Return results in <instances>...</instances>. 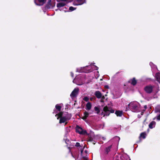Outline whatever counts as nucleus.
Returning a JSON list of instances; mask_svg holds the SVG:
<instances>
[{
    "mask_svg": "<svg viewBox=\"0 0 160 160\" xmlns=\"http://www.w3.org/2000/svg\"><path fill=\"white\" fill-rule=\"evenodd\" d=\"M94 109L95 111L97 112V113H98L100 112V110L99 108L97 107H95L94 108Z\"/></svg>",
    "mask_w": 160,
    "mask_h": 160,
    "instance_id": "obj_26",
    "label": "nucleus"
},
{
    "mask_svg": "<svg viewBox=\"0 0 160 160\" xmlns=\"http://www.w3.org/2000/svg\"><path fill=\"white\" fill-rule=\"evenodd\" d=\"M146 133L144 132H142L140 134V138H145L146 137Z\"/></svg>",
    "mask_w": 160,
    "mask_h": 160,
    "instance_id": "obj_24",
    "label": "nucleus"
},
{
    "mask_svg": "<svg viewBox=\"0 0 160 160\" xmlns=\"http://www.w3.org/2000/svg\"><path fill=\"white\" fill-rule=\"evenodd\" d=\"M92 107V104L90 102H88L86 104V110H90Z\"/></svg>",
    "mask_w": 160,
    "mask_h": 160,
    "instance_id": "obj_15",
    "label": "nucleus"
},
{
    "mask_svg": "<svg viewBox=\"0 0 160 160\" xmlns=\"http://www.w3.org/2000/svg\"><path fill=\"white\" fill-rule=\"evenodd\" d=\"M157 118V119L158 120H160V114L158 115V116L157 117H155V118L153 119L154 120L155 119V118Z\"/></svg>",
    "mask_w": 160,
    "mask_h": 160,
    "instance_id": "obj_30",
    "label": "nucleus"
},
{
    "mask_svg": "<svg viewBox=\"0 0 160 160\" xmlns=\"http://www.w3.org/2000/svg\"><path fill=\"white\" fill-rule=\"evenodd\" d=\"M51 0H49L48 2V5L49 8H50L51 6Z\"/></svg>",
    "mask_w": 160,
    "mask_h": 160,
    "instance_id": "obj_29",
    "label": "nucleus"
},
{
    "mask_svg": "<svg viewBox=\"0 0 160 160\" xmlns=\"http://www.w3.org/2000/svg\"><path fill=\"white\" fill-rule=\"evenodd\" d=\"M115 114L118 116L121 117L122 115V112L120 111H116Z\"/></svg>",
    "mask_w": 160,
    "mask_h": 160,
    "instance_id": "obj_19",
    "label": "nucleus"
},
{
    "mask_svg": "<svg viewBox=\"0 0 160 160\" xmlns=\"http://www.w3.org/2000/svg\"><path fill=\"white\" fill-rule=\"evenodd\" d=\"M105 88H109V87L108 85H106L105 86Z\"/></svg>",
    "mask_w": 160,
    "mask_h": 160,
    "instance_id": "obj_34",
    "label": "nucleus"
},
{
    "mask_svg": "<svg viewBox=\"0 0 160 160\" xmlns=\"http://www.w3.org/2000/svg\"><path fill=\"white\" fill-rule=\"evenodd\" d=\"M74 83H75L78 85H81L84 84L85 82V80L84 78H81L79 79L78 78H75L73 81Z\"/></svg>",
    "mask_w": 160,
    "mask_h": 160,
    "instance_id": "obj_7",
    "label": "nucleus"
},
{
    "mask_svg": "<svg viewBox=\"0 0 160 160\" xmlns=\"http://www.w3.org/2000/svg\"><path fill=\"white\" fill-rule=\"evenodd\" d=\"M55 108L58 112H60L61 111V107L59 105L57 104L55 106Z\"/></svg>",
    "mask_w": 160,
    "mask_h": 160,
    "instance_id": "obj_21",
    "label": "nucleus"
},
{
    "mask_svg": "<svg viewBox=\"0 0 160 160\" xmlns=\"http://www.w3.org/2000/svg\"><path fill=\"white\" fill-rule=\"evenodd\" d=\"M144 108H145V109L146 110L147 108V106L146 105H145L144 106Z\"/></svg>",
    "mask_w": 160,
    "mask_h": 160,
    "instance_id": "obj_35",
    "label": "nucleus"
},
{
    "mask_svg": "<svg viewBox=\"0 0 160 160\" xmlns=\"http://www.w3.org/2000/svg\"><path fill=\"white\" fill-rule=\"evenodd\" d=\"M83 100L86 102H88L89 100V98L87 97H85L83 98Z\"/></svg>",
    "mask_w": 160,
    "mask_h": 160,
    "instance_id": "obj_28",
    "label": "nucleus"
},
{
    "mask_svg": "<svg viewBox=\"0 0 160 160\" xmlns=\"http://www.w3.org/2000/svg\"><path fill=\"white\" fill-rule=\"evenodd\" d=\"M119 157L118 156H116L113 158V160H119ZM121 160H130L129 156L126 153H123L120 157Z\"/></svg>",
    "mask_w": 160,
    "mask_h": 160,
    "instance_id": "obj_6",
    "label": "nucleus"
},
{
    "mask_svg": "<svg viewBox=\"0 0 160 160\" xmlns=\"http://www.w3.org/2000/svg\"><path fill=\"white\" fill-rule=\"evenodd\" d=\"M156 78L158 81L160 83V73H158L156 74Z\"/></svg>",
    "mask_w": 160,
    "mask_h": 160,
    "instance_id": "obj_20",
    "label": "nucleus"
},
{
    "mask_svg": "<svg viewBox=\"0 0 160 160\" xmlns=\"http://www.w3.org/2000/svg\"><path fill=\"white\" fill-rule=\"evenodd\" d=\"M46 0H34L35 4L38 6L42 5L46 2Z\"/></svg>",
    "mask_w": 160,
    "mask_h": 160,
    "instance_id": "obj_12",
    "label": "nucleus"
},
{
    "mask_svg": "<svg viewBox=\"0 0 160 160\" xmlns=\"http://www.w3.org/2000/svg\"><path fill=\"white\" fill-rule=\"evenodd\" d=\"M79 89L78 88H75L72 91L70 94V96L72 98L76 97L78 93Z\"/></svg>",
    "mask_w": 160,
    "mask_h": 160,
    "instance_id": "obj_10",
    "label": "nucleus"
},
{
    "mask_svg": "<svg viewBox=\"0 0 160 160\" xmlns=\"http://www.w3.org/2000/svg\"><path fill=\"white\" fill-rule=\"evenodd\" d=\"M81 150V153L84 160H88V151L87 150V148H85V145L83 146V148L81 147L80 148Z\"/></svg>",
    "mask_w": 160,
    "mask_h": 160,
    "instance_id": "obj_5",
    "label": "nucleus"
},
{
    "mask_svg": "<svg viewBox=\"0 0 160 160\" xmlns=\"http://www.w3.org/2000/svg\"><path fill=\"white\" fill-rule=\"evenodd\" d=\"M155 112H160V106H157L155 108Z\"/></svg>",
    "mask_w": 160,
    "mask_h": 160,
    "instance_id": "obj_25",
    "label": "nucleus"
},
{
    "mask_svg": "<svg viewBox=\"0 0 160 160\" xmlns=\"http://www.w3.org/2000/svg\"><path fill=\"white\" fill-rule=\"evenodd\" d=\"M129 82L131 83V84L133 85H135L137 83V81L135 80L134 78H133L132 79L130 80Z\"/></svg>",
    "mask_w": 160,
    "mask_h": 160,
    "instance_id": "obj_18",
    "label": "nucleus"
},
{
    "mask_svg": "<svg viewBox=\"0 0 160 160\" xmlns=\"http://www.w3.org/2000/svg\"><path fill=\"white\" fill-rule=\"evenodd\" d=\"M76 131L77 132L81 134H84L86 133V130L83 129L82 128L78 126H77L76 127Z\"/></svg>",
    "mask_w": 160,
    "mask_h": 160,
    "instance_id": "obj_8",
    "label": "nucleus"
},
{
    "mask_svg": "<svg viewBox=\"0 0 160 160\" xmlns=\"http://www.w3.org/2000/svg\"><path fill=\"white\" fill-rule=\"evenodd\" d=\"M114 112V110L112 109L111 107L106 106L103 108V110L102 113V115H103V116H108L110 113H113Z\"/></svg>",
    "mask_w": 160,
    "mask_h": 160,
    "instance_id": "obj_4",
    "label": "nucleus"
},
{
    "mask_svg": "<svg viewBox=\"0 0 160 160\" xmlns=\"http://www.w3.org/2000/svg\"><path fill=\"white\" fill-rule=\"evenodd\" d=\"M89 115V114L88 112H87L86 111L84 113V115L82 118L84 120H85L87 119V117H88Z\"/></svg>",
    "mask_w": 160,
    "mask_h": 160,
    "instance_id": "obj_16",
    "label": "nucleus"
},
{
    "mask_svg": "<svg viewBox=\"0 0 160 160\" xmlns=\"http://www.w3.org/2000/svg\"><path fill=\"white\" fill-rule=\"evenodd\" d=\"M76 8H73L72 7H69V10L70 11H73L75 10Z\"/></svg>",
    "mask_w": 160,
    "mask_h": 160,
    "instance_id": "obj_27",
    "label": "nucleus"
},
{
    "mask_svg": "<svg viewBox=\"0 0 160 160\" xmlns=\"http://www.w3.org/2000/svg\"><path fill=\"white\" fill-rule=\"evenodd\" d=\"M128 108L133 112H138L140 110V106L138 102H131L128 104Z\"/></svg>",
    "mask_w": 160,
    "mask_h": 160,
    "instance_id": "obj_2",
    "label": "nucleus"
},
{
    "mask_svg": "<svg viewBox=\"0 0 160 160\" xmlns=\"http://www.w3.org/2000/svg\"><path fill=\"white\" fill-rule=\"evenodd\" d=\"M156 122L154 121L152 122L149 124V127L150 128H152L155 127Z\"/></svg>",
    "mask_w": 160,
    "mask_h": 160,
    "instance_id": "obj_17",
    "label": "nucleus"
},
{
    "mask_svg": "<svg viewBox=\"0 0 160 160\" xmlns=\"http://www.w3.org/2000/svg\"><path fill=\"white\" fill-rule=\"evenodd\" d=\"M95 95L96 97L98 98H101L102 96L101 93L99 91H96L95 92Z\"/></svg>",
    "mask_w": 160,
    "mask_h": 160,
    "instance_id": "obj_13",
    "label": "nucleus"
},
{
    "mask_svg": "<svg viewBox=\"0 0 160 160\" xmlns=\"http://www.w3.org/2000/svg\"><path fill=\"white\" fill-rule=\"evenodd\" d=\"M150 65L152 68L157 69L156 66L154 65L152 62H150Z\"/></svg>",
    "mask_w": 160,
    "mask_h": 160,
    "instance_id": "obj_23",
    "label": "nucleus"
},
{
    "mask_svg": "<svg viewBox=\"0 0 160 160\" xmlns=\"http://www.w3.org/2000/svg\"><path fill=\"white\" fill-rule=\"evenodd\" d=\"M60 1L64 2H66V3H67L69 2V0H60Z\"/></svg>",
    "mask_w": 160,
    "mask_h": 160,
    "instance_id": "obj_32",
    "label": "nucleus"
},
{
    "mask_svg": "<svg viewBox=\"0 0 160 160\" xmlns=\"http://www.w3.org/2000/svg\"><path fill=\"white\" fill-rule=\"evenodd\" d=\"M114 139L117 140L118 141L120 140V138L118 137H116L114 138Z\"/></svg>",
    "mask_w": 160,
    "mask_h": 160,
    "instance_id": "obj_31",
    "label": "nucleus"
},
{
    "mask_svg": "<svg viewBox=\"0 0 160 160\" xmlns=\"http://www.w3.org/2000/svg\"><path fill=\"white\" fill-rule=\"evenodd\" d=\"M93 67V68H91L90 66L83 68V69H84V70H82V69L79 70V69H77V71L80 72H84L85 73H88L92 71L93 70H97L98 68V67L95 66Z\"/></svg>",
    "mask_w": 160,
    "mask_h": 160,
    "instance_id": "obj_3",
    "label": "nucleus"
},
{
    "mask_svg": "<svg viewBox=\"0 0 160 160\" xmlns=\"http://www.w3.org/2000/svg\"><path fill=\"white\" fill-rule=\"evenodd\" d=\"M66 4L65 2H60L57 4V6L58 8H61L64 6Z\"/></svg>",
    "mask_w": 160,
    "mask_h": 160,
    "instance_id": "obj_14",
    "label": "nucleus"
},
{
    "mask_svg": "<svg viewBox=\"0 0 160 160\" xmlns=\"http://www.w3.org/2000/svg\"><path fill=\"white\" fill-rule=\"evenodd\" d=\"M153 89V87L152 86L149 85H148L144 88V90L145 92L148 93L152 92Z\"/></svg>",
    "mask_w": 160,
    "mask_h": 160,
    "instance_id": "obj_9",
    "label": "nucleus"
},
{
    "mask_svg": "<svg viewBox=\"0 0 160 160\" xmlns=\"http://www.w3.org/2000/svg\"><path fill=\"white\" fill-rule=\"evenodd\" d=\"M85 2V0H74L73 4L74 5H80L82 4Z\"/></svg>",
    "mask_w": 160,
    "mask_h": 160,
    "instance_id": "obj_11",
    "label": "nucleus"
},
{
    "mask_svg": "<svg viewBox=\"0 0 160 160\" xmlns=\"http://www.w3.org/2000/svg\"><path fill=\"white\" fill-rule=\"evenodd\" d=\"M57 119L60 118L59 123H61L65 122V125L67 123V121L69 120L71 116V115L68 114L67 112H60L55 115Z\"/></svg>",
    "mask_w": 160,
    "mask_h": 160,
    "instance_id": "obj_1",
    "label": "nucleus"
},
{
    "mask_svg": "<svg viewBox=\"0 0 160 160\" xmlns=\"http://www.w3.org/2000/svg\"><path fill=\"white\" fill-rule=\"evenodd\" d=\"M111 146H110L109 147L106 148L105 150V152L106 154L108 153L110 151L111 148Z\"/></svg>",
    "mask_w": 160,
    "mask_h": 160,
    "instance_id": "obj_22",
    "label": "nucleus"
},
{
    "mask_svg": "<svg viewBox=\"0 0 160 160\" xmlns=\"http://www.w3.org/2000/svg\"><path fill=\"white\" fill-rule=\"evenodd\" d=\"M80 143L78 142H77L75 146L76 147H78L80 146Z\"/></svg>",
    "mask_w": 160,
    "mask_h": 160,
    "instance_id": "obj_33",
    "label": "nucleus"
},
{
    "mask_svg": "<svg viewBox=\"0 0 160 160\" xmlns=\"http://www.w3.org/2000/svg\"><path fill=\"white\" fill-rule=\"evenodd\" d=\"M71 73V75L72 77H73V74L72 72Z\"/></svg>",
    "mask_w": 160,
    "mask_h": 160,
    "instance_id": "obj_36",
    "label": "nucleus"
},
{
    "mask_svg": "<svg viewBox=\"0 0 160 160\" xmlns=\"http://www.w3.org/2000/svg\"><path fill=\"white\" fill-rule=\"evenodd\" d=\"M127 109L128 110V108H127Z\"/></svg>",
    "mask_w": 160,
    "mask_h": 160,
    "instance_id": "obj_37",
    "label": "nucleus"
}]
</instances>
